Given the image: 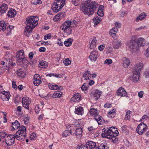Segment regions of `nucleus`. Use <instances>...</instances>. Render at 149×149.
I'll return each mask as SVG.
<instances>
[{
	"label": "nucleus",
	"instance_id": "obj_1",
	"mask_svg": "<svg viewBox=\"0 0 149 149\" xmlns=\"http://www.w3.org/2000/svg\"><path fill=\"white\" fill-rule=\"evenodd\" d=\"M26 24L24 31V34L29 37L33 29L38 25L39 20L37 16H30L26 19Z\"/></svg>",
	"mask_w": 149,
	"mask_h": 149
},
{
	"label": "nucleus",
	"instance_id": "obj_2",
	"mask_svg": "<svg viewBox=\"0 0 149 149\" xmlns=\"http://www.w3.org/2000/svg\"><path fill=\"white\" fill-rule=\"evenodd\" d=\"M82 8L84 14L88 15H92L94 13L98 5L95 2L87 1L82 4Z\"/></svg>",
	"mask_w": 149,
	"mask_h": 149
},
{
	"label": "nucleus",
	"instance_id": "obj_3",
	"mask_svg": "<svg viewBox=\"0 0 149 149\" xmlns=\"http://www.w3.org/2000/svg\"><path fill=\"white\" fill-rule=\"evenodd\" d=\"M102 136L103 137L112 139L113 143L116 142V136L118 135L119 133L115 127H110L107 130L104 128L102 130Z\"/></svg>",
	"mask_w": 149,
	"mask_h": 149
},
{
	"label": "nucleus",
	"instance_id": "obj_4",
	"mask_svg": "<svg viewBox=\"0 0 149 149\" xmlns=\"http://www.w3.org/2000/svg\"><path fill=\"white\" fill-rule=\"evenodd\" d=\"M65 0H57L53 3L52 8L55 13L60 11L65 4Z\"/></svg>",
	"mask_w": 149,
	"mask_h": 149
},
{
	"label": "nucleus",
	"instance_id": "obj_5",
	"mask_svg": "<svg viewBox=\"0 0 149 149\" xmlns=\"http://www.w3.org/2000/svg\"><path fill=\"white\" fill-rule=\"evenodd\" d=\"M72 23L70 20H67L62 24L60 26V29L63 31L66 35H70L71 33L72 30L71 25Z\"/></svg>",
	"mask_w": 149,
	"mask_h": 149
},
{
	"label": "nucleus",
	"instance_id": "obj_6",
	"mask_svg": "<svg viewBox=\"0 0 149 149\" xmlns=\"http://www.w3.org/2000/svg\"><path fill=\"white\" fill-rule=\"evenodd\" d=\"M16 139L18 140H24L26 136V128L24 126H21L19 130L15 134Z\"/></svg>",
	"mask_w": 149,
	"mask_h": 149
},
{
	"label": "nucleus",
	"instance_id": "obj_7",
	"mask_svg": "<svg viewBox=\"0 0 149 149\" xmlns=\"http://www.w3.org/2000/svg\"><path fill=\"white\" fill-rule=\"evenodd\" d=\"M128 46L130 50L136 52L139 50V47L137 45L135 36H132L130 41L128 43Z\"/></svg>",
	"mask_w": 149,
	"mask_h": 149
},
{
	"label": "nucleus",
	"instance_id": "obj_8",
	"mask_svg": "<svg viewBox=\"0 0 149 149\" xmlns=\"http://www.w3.org/2000/svg\"><path fill=\"white\" fill-rule=\"evenodd\" d=\"M147 128V126L144 123L142 122L138 125L136 131L139 134L142 135L146 130Z\"/></svg>",
	"mask_w": 149,
	"mask_h": 149
},
{
	"label": "nucleus",
	"instance_id": "obj_9",
	"mask_svg": "<svg viewBox=\"0 0 149 149\" xmlns=\"http://www.w3.org/2000/svg\"><path fill=\"white\" fill-rule=\"evenodd\" d=\"M16 137L15 134L14 135L9 134L5 139V143L8 146L12 145L14 143Z\"/></svg>",
	"mask_w": 149,
	"mask_h": 149
},
{
	"label": "nucleus",
	"instance_id": "obj_10",
	"mask_svg": "<svg viewBox=\"0 0 149 149\" xmlns=\"http://www.w3.org/2000/svg\"><path fill=\"white\" fill-rule=\"evenodd\" d=\"M83 131L81 127L72 128L71 131V135L73 136H76L77 138L81 136L82 133Z\"/></svg>",
	"mask_w": 149,
	"mask_h": 149
},
{
	"label": "nucleus",
	"instance_id": "obj_11",
	"mask_svg": "<svg viewBox=\"0 0 149 149\" xmlns=\"http://www.w3.org/2000/svg\"><path fill=\"white\" fill-rule=\"evenodd\" d=\"M31 102V99L28 97H24L22 98V102L23 106L27 109H29V106Z\"/></svg>",
	"mask_w": 149,
	"mask_h": 149
},
{
	"label": "nucleus",
	"instance_id": "obj_12",
	"mask_svg": "<svg viewBox=\"0 0 149 149\" xmlns=\"http://www.w3.org/2000/svg\"><path fill=\"white\" fill-rule=\"evenodd\" d=\"M33 83L36 86L39 85L42 82L41 78L39 75L35 74L33 77Z\"/></svg>",
	"mask_w": 149,
	"mask_h": 149
},
{
	"label": "nucleus",
	"instance_id": "obj_13",
	"mask_svg": "<svg viewBox=\"0 0 149 149\" xmlns=\"http://www.w3.org/2000/svg\"><path fill=\"white\" fill-rule=\"evenodd\" d=\"M0 93L2 95H1V99L3 100L8 101L9 100L10 96L9 92L8 91H1Z\"/></svg>",
	"mask_w": 149,
	"mask_h": 149
},
{
	"label": "nucleus",
	"instance_id": "obj_14",
	"mask_svg": "<svg viewBox=\"0 0 149 149\" xmlns=\"http://www.w3.org/2000/svg\"><path fill=\"white\" fill-rule=\"evenodd\" d=\"M98 56V52L94 51L91 52L89 58L91 61H96Z\"/></svg>",
	"mask_w": 149,
	"mask_h": 149
},
{
	"label": "nucleus",
	"instance_id": "obj_15",
	"mask_svg": "<svg viewBox=\"0 0 149 149\" xmlns=\"http://www.w3.org/2000/svg\"><path fill=\"white\" fill-rule=\"evenodd\" d=\"M127 94L124 88L122 87L120 88L117 91V95L121 97L126 96Z\"/></svg>",
	"mask_w": 149,
	"mask_h": 149
},
{
	"label": "nucleus",
	"instance_id": "obj_16",
	"mask_svg": "<svg viewBox=\"0 0 149 149\" xmlns=\"http://www.w3.org/2000/svg\"><path fill=\"white\" fill-rule=\"evenodd\" d=\"M48 87L50 89L52 90H61L63 89L62 87H59L58 85L53 83L49 84L48 85Z\"/></svg>",
	"mask_w": 149,
	"mask_h": 149
},
{
	"label": "nucleus",
	"instance_id": "obj_17",
	"mask_svg": "<svg viewBox=\"0 0 149 149\" xmlns=\"http://www.w3.org/2000/svg\"><path fill=\"white\" fill-rule=\"evenodd\" d=\"M88 147L91 149H97V145L96 143L91 141H88L86 143V144Z\"/></svg>",
	"mask_w": 149,
	"mask_h": 149
},
{
	"label": "nucleus",
	"instance_id": "obj_18",
	"mask_svg": "<svg viewBox=\"0 0 149 149\" xmlns=\"http://www.w3.org/2000/svg\"><path fill=\"white\" fill-rule=\"evenodd\" d=\"M145 39L143 38H140L136 40L137 45L139 47H141L144 45L145 43Z\"/></svg>",
	"mask_w": 149,
	"mask_h": 149
},
{
	"label": "nucleus",
	"instance_id": "obj_19",
	"mask_svg": "<svg viewBox=\"0 0 149 149\" xmlns=\"http://www.w3.org/2000/svg\"><path fill=\"white\" fill-rule=\"evenodd\" d=\"M114 39V40L113 43V48L114 49H118L121 46L122 44L121 41L118 40L116 38Z\"/></svg>",
	"mask_w": 149,
	"mask_h": 149
},
{
	"label": "nucleus",
	"instance_id": "obj_20",
	"mask_svg": "<svg viewBox=\"0 0 149 149\" xmlns=\"http://www.w3.org/2000/svg\"><path fill=\"white\" fill-rule=\"evenodd\" d=\"M117 31L118 29L116 27H114L110 30L109 33L113 39H116V34L117 32Z\"/></svg>",
	"mask_w": 149,
	"mask_h": 149
},
{
	"label": "nucleus",
	"instance_id": "obj_21",
	"mask_svg": "<svg viewBox=\"0 0 149 149\" xmlns=\"http://www.w3.org/2000/svg\"><path fill=\"white\" fill-rule=\"evenodd\" d=\"M89 113L91 115L94 116L95 117V116L98 115L99 111L97 109L92 108L90 109Z\"/></svg>",
	"mask_w": 149,
	"mask_h": 149
},
{
	"label": "nucleus",
	"instance_id": "obj_22",
	"mask_svg": "<svg viewBox=\"0 0 149 149\" xmlns=\"http://www.w3.org/2000/svg\"><path fill=\"white\" fill-rule=\"evenodd\" d=\"M7 9V5L5 3H3L0 6V15L6 13Z\"/></svg>",
	"mask_w": 149,
	"mask_h": 149
},
{
	"label": "nucleus",
	"instance_id": "obj_23",
	"mask_svg": "<svg viewBox=\"0 0 149 149\" xmlns=\"http://www.w3.org/2000/svg\"><path fill=\"white\" fill-rule=\"evenodd\" d=\"M94 119L99 125H102L104 122V121L102 117L100 115H98L95 116Z\"/></svg>",
	"mask_w": 149,
	"mask_h": 149
},
{
	"label": "nucleus",
	"instance_id": "obj_24",
	"mask_svg": "<svg viewBox=\"0 0 149 149\" xmlns=\"http://www.w3.org/2000/svg\"><path fill=\"white\" fill-rule=\"evenodd\" d=\"M123 65L124 68H127L130 65V61L127 58L123 57L122 58Z\"/></svg>",
	"mask_w": 149,
	"mask_h": 149
},
{
	"label": "nucleus",
	"instance_id": "obj_25",
	"mask_svg": "<svg viewBox=\"0 0 149 149\" xmlns=\"http://www.w3.org/2000/svg\"><path fill=\"white\" fill-rule=\"evenodd\" d=\"M140 77V72L139 71H133L132 77L133 80L136 81H138Z\"/></svg>",
	"mask_w": 149,
	"mask_h": 149
},
{
	"label": "nucleus",
	"instance_id": "obj_26",
	"mask_svg": "<svg viewBox=\"0 0 149 149\" xmlns=\"http://www.w3.org/2000/svg\"><path fill=\"white\" fill-rule=\"evenodd\" d=\"M81 96L79 93H75L71 100L74 102H79L81 100Z\"/></svg>",
	"mask_w": 149,
	"mask_h": 149
},
{
	"label": "nucleus",
	"instance_id": "obj_27",
	"mask_svg": "<svg viewBox=\"0 0 149 149\" xmlns=\"http://www.w3.org/2000/svg\"><path fill=\"white\" fill-rule=\"evenodd\" d=\"M143 65L141 63H139L136 64L134 66V71H137L139 72L143 68Z\"/></svg>",
	"mask_w": 149,
	"mask_h": 149
},
{
	"label": "nucleus",
	"instance_id": "obj_28",
	"mask_svg": "<svg viewBox=\"0 0 149 149\" xmlns=\"http://www.w3.org/2000/svg\"><path fill=\"white\" fill-rule=\"evenodd\" d=\"M74 113L78 115H82L84 113L83 107L79 106L75 108Z\"/></svg>",
	"mask_w": 149,
	"mask_h": 149
},
{
	"label": "nucleus",
	"instance_id": "obj_29",
	"mask_svg": "<svg viewBox=\"0 0 149 149\" xmlns=\"http://www.w3.org/2000/svg\"><path fill=\"white\" fill-rule=\"evenodd\" d=\"M16 14L15 10L11 8L8 11L7 15L9 18H13L15 17Z\"/></svg>",
	"mask_w": 149,
	"mask_h": 149
},
{
	"label": "nucleus",
	"instance_id": "obj_30",
	"mask_svg": "<svg viewBox=\"0 0 149 149\" xmlns=\"http://www.w3.org/2000/svg\"><path fill=\"white\" fill-rule=\"evenodd\" d=\"M64 17L63 13H60L54 16L53 18V19L54 21L57 22L59 21Z\"/></svg>",
	"mask_w": 149,
	"mask_h": 149
},
{
	"label": "nucleus",
	"instance_id": "obj_31",
	"mask_svg": "<svg viewBox=\"0 0 149 149\" xmlns=\"http://www.w3.org/2000/svg\"><path fill=\"white\" fill-rule=\"evenodd\" d=\"M24 53L23 50L19 51L16 53V57L18 59L19 61V59L22 58V57H24Z\"/></svg>",
	"mask_w": 149,
	"mask_h": 149
},
{
	"label": "nucleus",
	"instance_id": "obj_32",
	"mask_svg": "<svg viewBox=\"0 0 149 149\" xmlns=\"http://www.w3.org/2000/svg\"><path fill=\"white\" fill-rule=\"evenodd\" d=\"M102 19L101 18L96 16L94 17L93 19V22L94 24V26H95L98 24L101 21Z\"/></svg>",
	"mask_w": 149,
	"mask_h": 149
},
{
	"label": "nucleus",
	"instance_id": "obj_33",
	"mask_svg": "<svg viewBox=\"0 0 149 149\" xmlns=\"http://www.w3.org/2000/svg\"><path fill=\"white\" fill-rule=\"evenodd\" d=\"M83 77L86 80H89L90 79L92 78V74L90 73V72H86L83 74Z\"/></svg>",
	"mask_w": 149,
	"mask_h": 149
},
{
	"label": "nucleus",
	"instance_id": "obj_34",
	"mask_svg": "<svg viewBox=\"0 0 149 149\" xmlns=\"http://www.w3.org/2000/svg\"><path fill=\"white\" fill-rule=\"evenodd\" d=\"M38 66L39 67L44 68H46L48 66V63L45 61H40L39 64Z\"/></svg>",
	"mask_w": 149,
	"mask_h": 149
},
{
	"label": "nucleus",
	"instance_id": "obj_35",
	"mask_svg": "<svg viewBox=\"0 0 149 149\" xmlns=\"http://www.w3.org/2000/svg\"><path fill=\"white\" fill-rule=\"evenodd\" d=\"M59 91H55L53 93L52 95V97L54 98H59L62 96V93Z\"/></svg>",
	"mask_w": 149,
	"mask_h": 149
},
{
	"label": "nucleus",
	"instance_id": "obj_36",
	"mask_svg": "<svg viewBox=\"0 0 149 149\" xmlns=\"http://www.w3.org/2000/svg\"><path fill=\"white\" fill-rule=\"evenodd\" d=\"M146 16V15L145 13H141L139 16L136 17L135 21L136 22H139V21H141L144 19Z\"/></svg>",
	"mask_w": 149,
	"mask_h": 149
},
{
	"label": "nucleus",
	"instance_id": "obj_37",
	"mask_svg": "<svg viewBox=\"0 0 149 149\" xmlns=\"http://www.w3.org/2000/svg\"><path fill=\"white\" fill-rule=\"evenodd\" d=\"M71 128L70 130H65L63 132L62 134V135L63 137H66L69 136L70 134H71V131L72 129V127L70 126Z\"/></svg>",
	"mask_w": 149,
	"mask_h": 149
},
{
	"label": "nucleus",
	"instance_id": "obj_38",
	"mask_svg": "<svg viewBox=\"0 0 149 149\" xmlns=\"http://www.w3.org/2000/svg\"><path fill=\"white\" fill-rule=\"evenodd\" d=\"M12 127L13 130L17 129L20 127V125L19 122L17 120H16L14 123L12 124Z\"/></svg>",
	"mask_w": 149,
	"mask_h": 149
},
{
	"label": "nucleus",
	"instance_id": "obj_39",
	"mask_svg": "<svg viewBox=\"0 0 149 149\" xmlns=\"http://www.w3.org/2000/svg\"><path fill=\"white\" fill-rule=\"evenodd\" d=\"M115 111V109H113L110 110L108 113V117L111 118H113L116 114Z\"/></svg>",
	"mask_w": 149,
	"mask_h": 149
},
{
	"label": "nucleus",
	"instance_id": "obj_40",
	"mask_svg": "<svg viewBox=\"0 0 149 149\" xmlns=\"http://www.w3.org/2000/svg\"><path fill=\"white\" fill-rule=\"evenodd\" d=\"M97 40L96 38H94L92 40L90 45V48L91 49H94L96 47Z\"/></svg>",
	"mask_w": 149,
	"mask_h": 149
},
{
	"label": "nucleus",
	"instance_id": "obj_41",
	"mask_svg": "<svg viewBox=\"0 0 149 149\" xmlns=\"http://www.w3.org/2000/svg\"><path fill=\"white\" fill-rule=\"evenodd\" d=\"M6 27V24L5 22L3 21L0 22V31L5 30Z\"/></svg>",
	"mask_w": 149,
	"mask_h": 149
},
{
	"label": "nucleus",
	"instance_id": "obj_42",
	"mask_svg": "<svg viewBox=\"0 0 149 149\" xmlns=\"http://www.w3.org/2000/svg\"><path fill=\"white\" fill-rule=\"evenodd\" d=\"M74 125L76 127H80L81 128V127L84 125V124L81 120H78L75 122Z\"/></svg>",
	"mask_w": 149,
	"mask_h": 149
},
{
	"label": "nucleus",
	"instance_id": "obj_43",
	"mask_svg": "<svg viewBox=\"0 0 149 149\" xmlns=\"http://www.w3.org/2000/svg\"><path fill=\"white\" fill-rule=\"evenodd\" d=\"M72 40L71 38H69L64 42V44L65 46L69 47L72 44Z\"/></svg>",
	"mask_w": 149,
	"mask_h": 149
},
{
	"label": "nucleus",
	"instance_id": "obj_44",
	"mask_svg": "<svg viewBox=\"0 0 149 149\" xmlns=\"http://www.w3.org/2000/svg\"><path fill=\"white\" fill-rule=\"evenodd\" d=\"M17 74L18 76L21 77H24L25 75V73L22 69H19L17 71Z\"/></svg>",
	"mask_w": 149,
	"mask_h": 149
},
{
	"label": "nucleus",
	"instance_id": "obj_45",
	"mask_svg": "<svg viewBox=\"0 0 149 149\" xmlns=\"http://www.w3.org/2000/svg\"><path fill=\"white\" fill-rule=\"evenodd\" d=\"M16 112L18 116H21L23 113L22 111V107L21 106H18L16 109Z\"/></svg>",
	"mask_w": 149,
	"mask_h": 149
},
{
	"label": "nucleus",
	"instance_id": "obj_46",
	"mask_svg": "<svg viewBox=\"0 0 149 149\" xmlns=\"http://www.w3.org/2000/svg\"><path fill=\"white\" fill-rule=\"evenodd\" d=\"M101 95V93L98 90H97L94 94V97L96 100L98 99Z\"/></svg>",
	"mask_w": 149,
	"mask_h": 149
},
{
	"label": "nucleus",
	"instance_id": "obj_47",
	"mask_svg": "<svg viewBox=\"0 0 149 149\" xmlns=\"http://www.w3.org/2000/svg\"><path fill=\"white\" fill-rule=\"evenodd\" d=\"M14 28V26H13L10 25L8 27H7L6 29V31H7V35H10L11 32V30Z\"/></svg>",
	"mask_w": 149,
	"mask_h": 149
},
{
	"label": "nucleus",
	"instance_id": "obj_48",
	"mask_svg": "<svg viewBox=\"0 0 149 149\" xmlns=\"http://www.w3.org/2000/svg\"><path fill=\"white\" fill-rule=\"evenodd\" d=\"M88 147L86 145L81 144L77 146V149H88Z\"/></svg>",
	"mask_w": 149,
	"mask_h": 149
},
{
	"label": "nucleus",
	"instance_id": "obj_49",
	"mask_svg": "<svg viewBox=\"0 0 149 149\" xmlns=\"http://www.w3.org/2000/svg\"><path fill=\"white\" fill-rule=\"evenodd\" d=\"M107 144L104 143L101 144L99 146L97 145V149H104Z\"/></svg>",
	"mask_w": 149,
	"mask_h": 149
},
{
	"label": "nucleus",
	"instance_id": "obj_50",
	"mask_svg": "<svg viewBox=\"0 0 149 149\" xmlns=\"http://www.w3.org/2000/svg\"><path fill=\"white\" fill-rule=\"evenodd\" d=\"M122 130L123 132L126 133V134H127L129 132L127 127L126 125H124L122 127Z\"/></svg>",
	"mask_w": 149,
	"mask_h": 149
},
{
	"label": "nucleus",
	"instance_id": "obj_51",
	"mask_svg": "<svg viewBox=\"0 0 149 149\" xmlns=\"http://www.w3.org/2000/svg\"><path fill=\"white\" fill-rule=\"evenodd\" d=\"M19 61H20V62H22V63H29L27 58V57H25L24 56V57H23V58L19 59Z\"/></svg>",
	"mask_w": 149,
	"mask_h": 149
},
{
	"label": "nucleus",
	"instance_id": "obj_52",
	"mask_svg": "<svg viewBox=\"0 0 149 149\" xmlns=\"http://www.w3.org/2000/svg\"><path fill=\"white\" fill-rule=\"evenodd\" d=\"M9 134H7L4 132H0V136L2 138H5V139Z\"/></svg>",
	"mask_w": 149,
	"mask_h": 149
},
{
	"label": "nucleus",
	"instance_id": "obj_53",
	"mask_svg": "<svg viewBox=\"0 0 149 149\" xmlns=\"http://www.w3.org/2000/svg\"><path fill=\"white\" fill-rule=\"evenodd\" d=\"M131 113V111H128L126 112L125 116V118L126 120H129L130 119Z\"/></svg>",
	"mask_w": 149,
	"mask_h": 149
},
{
	"label": "nucleus",
	"instance_id": "obj_54",
	"mask_svg": "<svg viewBox=\"0 0 149 149\" xmlns=\"http://www.w3.org/2000/svg\"><path fill=\"white\" fill-rule=\"evenodd\" d=\"M80 0H72V2L75 6H78L79 4Z\"/></svg>",
	"mask_w": 149,
	"mask_h": 149
},
{
	"label": "nucleus",
	"instance_id": "obj_55",
	"mask_svg": "<svg viewBox=\"0 0 149 149\" xmlns=\"http://www.w3.org/2000/svg\"><path fill=\"white\" fill-rule=\"evenodd\" d=\"M112 63V60L110 58L106 59L104 62V64H105L109 65Z\"/></svg>",
	"mask_w": 149,
	"mask_h": 149
},
{
	"label": "nucleus",
	"instance_id": "obj_56",
	"mask_svg": "<svg viewBox=\"0 0 149 149\" xmlns=\"http://www.w3.org/2000/svg\"><path fill=\"white\" fill-rule=\"evenodd\" d=\"M63 62L65 65H70L71 63V61L68 58H67V59L64 61Z\"/></svg>",
	"mask_w": 149,
	"mask_h": 149
},
{
	"label": "nucleus",
	"instance_id": "obj_57",
	"mask_svg": "<svg viewBox=\"0 0 149 149\" xmlns=\"http://www.w3.org/2000/svg\"><path fill=\"white\" fill-rule=\"evenodd\" d=\"M23 120L25 124H27L29 121V117L28 116H24L23 117Z\"/></svg>",
	"mask_w": 149,
	"mask_h": 149
},
{
	"label": "nucleus",
	"instance_id": "obj_58",
	"mask_svg": "<svg viewBox=\"0 0 149 149\" xmlns=\"http://www.w3.org/2000/svg\"><path fill=\"white\" fill-rule=\"evenodd\" d=\"M32 4L35 5H37L38 4H40L42 3V1L41 0H37L34 1L33 2H32Z\"/></svg>",
	"mask_w": 149,
	"mask_h": 149
},
{
	"label": "nucleus",
	"instance_id": "obj_59",
	"mask_svg": "<svg viewBox=\"0 0 149 149\" xmlns=\"http://www.w3.org/2000/svg\"><path fill=\"white\" fill-rule=\"evenodd\" d=\"M115 26L114 27H116L117 29H118V28H120L121 27V24L120 23L116 22L115 23Z\"/></svg>",
	"mask_w": 149,
	"mask_h": 149
},
{
	"label": "nucleus",
	"instance_id": "obj_60",
	"mask_svg": "<svg viewBox=\"0 0 149 149\" xmlns=\"http://www.w3.org/2000/svg\"><path fill=\"white\" fill-rule=\"evenodd\" d=\"M36 134L35 133H33L30 136V138L31 140H34L36 138Z\"/></svg>",
	"mask_w": 149,
	"mask_h": 149
},
{
	"label": "nucleus",
	"instance_id": "obj_61",
	"mask_svg": "<svg viewBox=\"0 0 149 149\" xmlns=\"http://www.w3.org/2000/svg\"><path fill=\"white\" fill-rule=\"evenodd\" d=\"M51 34L49 33V34H47L44 37V39L45 40H47L48 39H50L51 38Z\"/></svg>",
	"mask_w": 149,
	"mask_h": 149
},
{
	"label": "nucleus",
	"instance_id": "obj_62",
	"mask_svg": "<svg viewBox=\"0 0 149 149\" xmlns=\"http://www.w3.org/2000/svg\"><path fill=\"white\" fill-rule=\"evenodd\" d=\"M81 88L83 91L86 90L87 89L86 84V83H84L83 85L81 87Z\"/></svg>",
	"mask_w": 149,
	"mask_h": 149
},
{
	"label": "nucleus",
	"instance_id": "obj_63",
	"mask_svg": "<svg viewBox=\"0 0 149 149\" xmlns=\"http://www.w3.org/2000/svg\"><path fill=\"white\" fill-rule=\"evenodd\" d=\"M40 110V109L39 108L38 106L36 105L35 107V112L36 113H38Z\"/></svg>",
	"mask_w": 149,
	"mask_h": 149
},
{
	"label": "nucleus",
	"instance_id": "obj_64",
	"mask_svg": "<svg viewBox=\"0 0 149 149\" xmlns=\"http://www.w3.org/2000/svg\"><path fill=\"white\" fill-rule=\"evenodd\" d=\"M97 14L98 16H100L101 17H102L104 15L103 11L98 10L97 11Z\"/></svg>",
	"mask_w": 149,
	"mask_h": 149
}]
</instances>
